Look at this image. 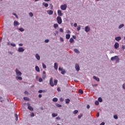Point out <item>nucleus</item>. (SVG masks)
Masks as SVG:
<instances>
[{"instance_id": "13", "label": "nucleus", "mask_w": 125, "mask_h": 125, "mask_svg": "<svg viewBox=\"0 0 125 125\" xmlns=\"http://www.w3.org/2000/svg\"><path fill=\"white\" fill-rule=\"evenodd\" d=\"M47 13L49 15H52V14H53V11L51 10H48L47 11Z\"/></svg>"}, {"instance_id": "17", "label": "nucleus", "mask_w": 125, "mask_h": 125, "mask_svg": "<svg viewBox=\"0 0 125 125\" xmlns=\"http://www.w3.org/2000/svg\"><path fill=\"white\" fill-rule=\"evenodd\" d=\"M93 79H94V80H95L96 81H97V82H100V81L99 78H97L96 76H93Z\"/></svg>"}, {"instance_id": "35", "label": "nucleus", "mask_w": 125, "mask_h": 125, "mask_svg": "<svg viewBox=\"0 0 125 125\" xmlns=\"http://www.w3.org/2000/svg\"><path fill=\"white\" fill-rule=\"evenodd\" d=\"M15 116L16 117V121L17 122L18 121V115L15 114Z\"/></svg>"}, {"instance_id": "51", "label": "nucleus", "mask_w": 125, "mask_h": 125, "mask_svg": "<svg viewBox=\"0 0 125 125\" xmlns=\"http://www.w3.org/2000/svg\"><path fill=\"white\" fill-rule=\"evenodd\" d=\"M13 15H14L17 18H18V16L15 13H13Z\"/></svg>"}, {"instance_id": "23", "label": "nucleus", "mask_w": 125, "mask_h": 125, "mask_svg": "<svg viewBox=\"0 0 125 125\" xmlns=\"http://www.w3.org/2000/svg\"><path fill=\"white\" fill-rule=\"evenodd\" d=\"M70 99H65V103L66 104H69V103H70Z\"/></svg>"}, {"instance_id": "46", "label": "nucleus", "mask_w": 125, "mask_h": 125, "mask_svg": "<svg viewBox=\"0 0 125 125\" xmlns=\"http://www.w3.org/2000/svg\"><path fill=\"white\" fill-rule=\"evenodd\" d=\"M30 116L31 117H35V113H34V112H32L30 114Z\"/></svg>"}, {"instance_id": "37", "label": "nucleus", "mask_w": 125, "mask_h": 125, "mask_svg": "<svg viewBox=\"0 0 125 125\" xmlns=\"http://www.w3.org/2000/svg\"><path fill=\"white\" fill-rule=\"evenodd\" d=\"M42 78L43 80H45V79H46V75L43 74V75L42 76Z\"/></svg>"}, {"instance_id": "25", "label": "nucleus", "mask_w": 125, "mask_h": 125, "mask_svg": "<svg viewBox=\"0 0 125 125\" xmlns=\"http://www.w3.org/2000/svg\"><path fill=\"white\" fill-rule=\"evenodd\" d=\"M74 52L76 53H78V54H80V51L78 50V49H74Z\"/></svg>"}, {"instance_id": "39", "label": "nucleus", "mask_w": 125, "mask_h": 125, "mask_svg": "<svg viewBox=\"0 0 125 125\" xmlns=\"http://www.w3.org/2000/svg\"><path fill=\"white\" fill-rule=\"evenodd\" d=\"M29 15L30 17H33V16H34V14H33V13H32V12L29 13Z\"/></svg>"}, {"instance_id": "55", "label": "nucleus", "mask_w": 125, "mask_h": 125, "mask_svg": "<svg viewBox=\"0 0 125 125\" xmlns=\"http://www.w3.org/2000/svg\"><path fill=\"white\" fill-rule=\"evenodd\" d=\"M66 33L67 34H71V31L69 30H67Z\"/></svg>"}, {"instance_id": "32", "label": "nucleus", "mask_w": 125, "mask_h": 125, "mask_svg": "<svg viewBox=\"0 0 125 125\" xmlns=\"http://www.w3.org/2000/svg\"><path fill=\"white\" fill-rule=\"evenodd\" d=\"M54 28H55V29H56V28H58L59 26L58 24L55 23L54 24Z\"/></svg>"}, {"instance_id": "56", "label": "nucleus", "mask_w": 125, "mask_h": 125, "mask_svg": "<svg viewBox=\"0 0 125 125\" xmlns=\"http://www.w3.org/2000/svg\"><path fill=\"white\" fill-rule=\"evenodd\" d=\"M77 29V31H80V30H81V27L78 26Z\"/></svg>"}, {"instance_id": "58", "label": "nucleus", "mask_w": 125, "mask_h": 125, "mask_svg": "<svg viewBox=\"0 0 125 125\" xmlns=\"http://www.w3.org/2000/svg\"><path fill=\"white\" fill-rule=\"evenodd\" d=\"M97 85H98L97 84H93L92 86H93V87H94L97 86Z\"/></svg>"}, {"instance_id": "5", "label": "nucleus", "mask_w": 125, "mask_h": 125, "mask_svg": "<svg viewBox=\"0 0 125 125\" xmlns=\"http://www.w3.org/2000/svg\"><path fill=\"white\" fill-rule=\"evenodd\" d=\"M75 68L77 72H79V71H80V65H79V64L78 63L75 64Z\"/></svg>"}, {"instance_id": "48", "label": "nucleus", "mask_w": 125, "mask_h": 125, "mask_svg": "<svg viewBox=\"0 0 125 125\" xmlns=\"http://www.w3.org/2000/svg\"><path fill=\"white\" fill-rule=\"evenodd\" d=\"M125 46L123 45L122 46V49H123V50H125Z\"/></svg>"}, {"instance_id": "4", "label": "nucleus", "mask_w": 125, "mask_h": 125, "mask_svg": "<svg viewBox=\"0 0 125 125\" xmlns=\"http://www.w3.org/2000/svg\"><path fill=\"white\" fill-rule=\"evenodd\" d=\"M16 74L17 76H22V73H21L18 69H16Z\"/></svg>"}, {"instance_id": "3", "label": "nucleus", "mask_w": 125, "mask_h": 125, "mask_svg": "<svg viewBox=\"0 0 125 125\" xmlns=\"http://www.w3.org/2000/svg\"><path fill=\"white\" fill-rule=\"evenodd\" d=\"M61 9H62V10H66V9H67V4H64L61 5Z\"/></svg>"}, {"instance_id": "10", "label": "nucleus", "mask_w": 125, "mask_h": 125, "mask_svg": "<svg viewBox=\"0 0 125 125\" xmlns=\"http://www.w3.org/2000/svg\"><path fill=\"white\" fill-rule=\"evenodd\" d=\"M118 57H119V56H115L114 57H112L111 58L110 60H111V61H114V60H117V59H118Z\"/></svg>"}, {"instance_id": "21", "label": "nucleus", "mask_w": 125, "mask_h": 125, "mask_svg": "<svg viewBox=\"0 0 125 125\" xmlns=\"http://www.w3.org/2000/svg\"><path fill=\"white\" fill-rule=\"evenodd\" d=\"M70 37H71V35L70 34H66L65 35V38L66 40H69V39H70Z\"/></svg>"}, {"instance_id": "41", "label": "nucleus", "mask_w": 125, "mask_h": 125, "mask_svg": "<svg viewBox=\"0 0 125 125\" xmlns=\"http://www.w3.org/2000/svg\"><path fill=\"white\" fill-rule=\"evenodd\" d=\"M95 105H99V102L98 101H96L95 102Z\"/></svg>"}, {"instance_id": "18", "label": "nucleus", "mask_w": 125, "mask_h": 125, "mask_svg": "<svg viewBox=\"0 0 125 125\" xmlns=\"http://www.w3.org/2000/svg\"><path fill=\"white\" fill-rule=\"evenodd\" d=\"M54 68L55 70H57L58 69V64L56 62L54 63Z\"/></svg>"}, {"instance_id": "36", "label": "nucleus", "mask_w": 125, "mask_h": 125, "mask_svg": "<svg viewBox=\"0 0 125 125\" xmlns=\"http://www.w3.org/2000/svg\"><path fill=\"white\" fill-rule=\"evenodd\" d=\"M56 106L57 107H59V108H60L61 107H62V105L59 104H56Z\"/></svg>"}, {"instance_id": "59", "label": "nucleus", "mask_w": 125, "mask_h": 125, "mask_svg": "<svg viewBox=\"0 0 125 125\" xmlns=\"http://www.w3.org/2000/svg\"><path fill=\"white\" fill-rule=\"evenodd\" d=\"M99 115H100L99 112H98L97 114V118H99Z\"/></svg>"}, {"instance_id": "61", "label": "nucleus", "mask_w": 125, "mask_h": 125, "mask_svg": "<svg viewBox=\"0 0 125 125\" xmlns=\"http://www.w3.org/2000/svg\"><path fill=\"white\" fill-rule=\"evenodd\" d=\"M74 27H77V26H78V24H77V23H75L74 24Z\"/></svg>"}, {"instance_id": "44", "label": "nucleus", "mask_w": 125, "mask_h": 125, "mask_svg": "<svg viewBox=\"0 0 125 125\" xmlns=\"http://www.w3.org/2000/svg\"><path fill=\"white\" fill-rule=\"evenodd\" d=\"M42 81H43L42 78H39V83H42Z\"/></svg>"}, {"instance_id": "45", "label": "nucleus", "mask_w": 125, "mask_h": 125, "mask_svg": "<svg viewBox=\"0 0 125 125\" xmlns=\"http://www.w3.org/2000/svg\"><path fill=\"white\" fill-rule=\"evenodd\" d=\"M60 101H61V102H63L64 101V99H63V98H60Z\"/></svg>"}, {"instance_id": "64", "label": "nucleus", "mask_w": 125, "mask_h": 125, "mask_svg": "<svg viewBox=\"0 0 125 125\" xmlns=\"http://www.w3.org/2000/svg\"><path fill=\"white\" fill-rule=\"evenodd\" d=\"M100 125H105V123L102 122V123L100 124Z\"/></svg>"}, {"instance_id": "54", "label": "nucleus", "mask_w": 125, "mask_h": 125, "mask_svg": "<svg viewBox=\"0 0 125 125\" xmlns=\"http://www.w3.org/2000/svg\"><path fill=\"white\" fill-rule=\"evenodd\" d=\"M38 92L39 93H42V90H39Z\"/></svg>"}, {"instance_id": "1", "label": "nucleus", "mask_w": 125, "mask_h": 125, "mask_svg": "<svg viewBox=\"0 0 125 125\" xmlns=\"http://www.w3.org/2000/svg\"><path fill=\"white\" fill-rule=\"evenodd\" d=\"M59 71L61 72L62 75H65L66 74V71L61 67H59Z\"/></svg>"}, {"instance_id": "12", "label": "nucleus", "mask_w": 125, "mask_h": 125, "mask_svg": "<svg viewBox=\"0 0 125 125\" xmlns=\"http://www.w3.org/2000/svg\"><path fill=\"white\" fill-rule=\"evenodd\" d=\"M119 46H120V44H119V43L115 42V43L114 44V48H115V49H117L119 48Z\"/></svg>"}, {"instance_id": "40", "label": "nucleus", "mask_w": 125, "mask_h": 125, "mask_svg": "<svg viewBox=\"0 0 125 125\" xmlns=\"http://www.w3.org/2000/svg\"><path fill=\"white\" fill-rule=\"evenodd\" d=\"M42 65L43 69H46V65H45L44 63H42Z\"/></svg>"}, {"instance_id": "49", "label": "nucleus", "mask_w": 125, "mask_h": 125, "mask_svg": "<svg viewBox=\"0 0 125 125\" xmlns=\"http://www.w3.org/2000/svg\"><path fill=\"white\" fill-rule=\"evenodd\" d=\"M60 41L61 42H64V39L62 37H60Z\"/></svg>"}, {"instance_id": "50", "label": "nucleus", "mask_w": 125, "mask_h": 125, "mask_svg": "<svg viewBox=\"0 0 125 125\" xmlns=\"http://www.w3.org/2000/svg\"><path fill=\"white\" fill-rule=\"evenodd\" d=\"M122 87L123 88V89H125V83H123V85H122Z\"/></svg>"}, {"instance_id": "62", "label": "nucleus", "mask_w": 125, "mask_h": 125, "mask_svg": "<svg viewBox=\"0 0 125 125\" xmlns=\"http://www.w3.org/2000/svg\"><path fill=\"white\" fill-rule=\"evenodd\" d=\"M90 108V106L89 104L87 105V109H89Z\"/></svg>"}, {"instance_id": "24", "label": "nucleus", "mask_w": 125, "mask_h": 125, "mask_svg": "<svg viewBox=\"0 0 125 125\" xmlns=\"http://www.w3.org/2000/svg\"><path fill=\"white\" fill-rule=\"evenodd\" d=\"M35 69H36V71H37V72H40V67H39V66H36Z\"/></svg>"}, {"instance_id": "60", "label": "nucleus", "mask_w": 125, "mask_h": 125, "mask_svg": "<svg viewBox=\"0 0 125 125\" xmlns=\"http://www.w3.org/2000/svg\"><path fill=\"white\" fill-rule=\"evenodd\" d=\"M38 96H39V98H42V94H40Z\"/></svg>"}, {"instance_id": "52", "label": "nucleus", "mask_w": 125, "mask_h": 125, "mask_svg": "<svg viewBox=\"0 0 125 125\" xmlns=\"http://www.w3.org/2000/svg\"><path fill=\"white\" fill-rule=\"evenodd\" d=\"M56 119L58 120L59 121L61 120V118L60 117H57L56 118Z\"/></svg>"}, {"instance_id": "7", "label": "nucleus", "mask_w": 125, "mask_h": 125, "mask_svg": "<svg viewBox=\"0 0 125 125\" xmlns=\"http://www.w3.org/2000/svg\"><path fill=\"white\" fill-rule=\"evenodd\" d=\"M58 15L60 17L61 16H63V13H62V11L61 10H58Z\"/></svg>"}, {"instance_id": "15", "label": "nucleus", "mask_w": 125, "mask_h": 125, "mask_svg": "<svg viewBox=\"0 0 125 125\" xmlns=\"http://www.w3.org/2000/svg\"><path fill=\"white\" fill-rule=\"evenodd\" d=\"M19 22H18V21H15L14 22V26H15V27H17V26H18V25H19Z\"/></svg>"}, {"instance_id": "43", "label": "nucleus", "mask_w": 125, "mask_h": 125, "mask_svg": "<svg viewBox=\"0 0 125 125\" xmlns=\"http://www.w3.org/2000/svg\"><path fill=\"white\" fill-rule=\"evenodd\" d=\"M10 45L12 46H16V44L15 43H10Z\"/></svg>"}, {"instance_id": "22", "label": "nucleus", "mask_w": 125, "mask_h": 125, "mask_svg": "<svg viewBox=\"0 0 125 125\" xmlns=\"http://www.w3.org/2000/svg\"><path fill=\"white\" fill-rule=\"evenodd\" d=\"M42 5H43L45 7H48V4L47 3H45L44 2H43L42 3Z\"/></svg>"}, {"instance_id": "11", "label": "nucleus", "mask_w": 125, "mask_h": 125, "mask_svg": "<svg viewBox=\"0 0 125 125\" xmlns=\"http://www.w3.org/2000/svg\"><path fill=\"white\" fill-rule=\"evenodd\" d=\"M25 49L23 47H19L18 49L19 52H24Z\"/></svg>"}, {"instance_id": "29", "label": "nucleus", "mask_w": 125, "mask_h": 125, "mask_svg": "<svg viewBox=\"0 0 125 125\" xmlns=\"http://www.w3.org/2000/svg\"><path fill=\"white\" fill-rule=\"evenodd\" d=\"M98 100V101L100 103L103 102V100H102V98L101 97H99Z\"/></svg>"}, {"instance_id": "30", "label": "nucleus", "mask_w": 125, "mask_h": 125, "mask_svg": "<svg viewBox=\"0 0 125 125\" xmlns=\"http://www.w3.org/2000/svg\"><path fill=\"white\" fill-rule=\"evenodd\" d=\"M23 99H24V100H25L26 101H29V100H30V99H29V98H28L27 97H23Z\"/></svg>"}, {"instance_id": "9", "label": "nucleus", "mask_w": 125, "mask_h": 125, "mask_svg": "<svg viewBox=\"0 0 125 125\" xmlns=\"http://www.w3.org/2000/svg\"><path fill=\"white\" fill-rule=\"evenodd\" d=\"M27 106L28 110H30V111H34V108H33V107L30 105V104H27Z\"/></svg>"}, {"instance_id": "14", "label": "nucleus", "mask_w": 125, "mask_h": 125, "mask_svg": "<svg viewBox=\"0 0 125 125\" xmlns=\"http://www.w3.org/2000/svg\"><path fill=\"white\" fill-rule=\"evenodd\" d=\"M115 41H117V42H119L120 41H121L122 40V37H121V36H118L117 37H116L115 38Z\"/></svg>"}, {"instance_id": "47", "label": "nucleus", "mask_w": 125, "mask_h": 125, "mask_svg": "<svg viewBox=\"0 0 125 125\" xmlns=\"http://www.w3.org/2000/svg\"><path fill=\"white\" fill-rule=\"evenodd\" d=\"M116 60L117 63H119V62H120V58H119V57L117 58V59H116Z\"/></svg>"}, {"instance_id": "42", "label": "nucleus", "mask_w": 125, "mask_h": 125, "mask_svg": "<svg viewBox=\"0 0 125 125\" xmlns=\"http://www.w3.org/2000/svg\"><path fill=\"white\" fill-rule=\"evenodd\" d=\"M79 93H80L81 94H83V91L82 89H79Z\"/></svg>"}, {"instance_id": "2", "label": "nucleus", "mask_w": 125, "mask_h": 125, "mask_svg": "<svg viewBox=\"0 0 125 125\" xmlns=\"http://www.w3.org/2000/svg\"><path fill=\"white\" fill-rule=\"evenodd\" d=\"M57 22L60 25L61 24H62V19L59 17V16H58L57 17Z\"/></svg>"}, {"instance_id": "33", "label": "nucleus", "mask_w": 125, "mask_h": 125, "mask_svg": "<svg viewBox=\"0 0 125 125\" xmlns=\"http://www.w3.org/2000/svg\"><path fill=\"white\" fill-rule=\"evenodd\" d=\"M73 113L74 115H76V114H78V113H79V111L78 110H75L73 112Z\"/></svg>"}, {"instance_id": "16", "label": "nucleus", "mask_w": 125, "mask_h": 125, "mask_svg": "<svg viewBox=\"0 0 125 125\" xmlns=\"http://www.w3.org/2000/svg\"><path fill=\"white\" fill-rule=\"evenodd\" d=\"M35 57L37 60H40L41 59V57L40 56V55L39 54H36L35 55Z\"/></svg>"}, {"instance_id": "8", "label": "nucleus", "mask_w": 125, "mask_h": 125, "mask_svg": "<svg viewBox=\"0 0 125 125\" xmlns=\"http://www.w3.org/2000/svg\"><path fill=\"white\" fill-rule=\"evenodd\" d=\"M89 31H90V27L88 26H86L85 27V32H86V33H88V32H89Z\"/></svg>"}, {"instance_id": "57", "label": "nucleus", "mask_w": 125, "mask_h": 125, "mask_svg": "<svg viewBox=\"0 0 125 125\" xmlns=\"http://www.w3.org/2000/svg\"><path fill=\"white\" fill-rule=\"evenodd\" d=\"M48 42H49V40L48 39H46L45 40V42H46V43Z\"/></svg>"}, {"instance_id": "6", "label": "nucleus", "mask_w": 125, "mask_h": 125, "mask_svg": "<svg viewBox=\"0 0 125 125\" xmlns=\"http://www.w3.org/2000/svg\"><path fill=\"white\" fill-rule=\"evenodd\" d=\"M49 84L51 86H54V84L53 83V78H51L50 79Z\"/></svg>"}, {"instance_id": "20", "label": "nucleus", "mask_w": 125, "mask_h": 125, "mask_svg": "<svg viewBox=\"0 0 125 125\" xmlns=\"http://www.w3.org/2000/svg\"><path fill=\"white\" fill-rule=\"evenodd\" d=\"M16 79L17 80H19V81H22V77L20 76H16Z\"/></svg>"}, {"instance_id": "38", "label": "nucleus", "mask_w": 125, "mask_h": 125, "mask_svg": "<svg viewBox=\"0 0 125 125\" xmlns=\"http://www.w3.org/2000/svg\"><path fill=\"white\" fill-rule=\"evenodd\" d=\"M113 118L114 119H115V120H118V115H114L113 116Z\"/></svg>"}, {"instance_id": "26", "label": "nucleus", "mask_w": 125, "mask_h": 125, "mask_svg": "<svg viewBox=\"0 0 125 125\" xmlns=\"http://www.w3.org/2000/svg\"><path fill=\"white\" fill-rule=\"evenodd\" d=\"M125 26V24H120L119 27H118V29H122V28H123V27H124Z\"/></svg>"}, {"instance_id": "27", "label": "nucleus", "mask_w": 125, "mask_h": 125, "mask_svg": "<svg viewBox=\"0 0 125 125\" xmlns=\"http://www.w3.org/2000/svg\"><path fill=\"white\" fill-rule=\"evenodd\" d=\"M74 42V39L72 38L70 39L69 42H70V43H72V42Z\"/></svg>"}, {"instance_id": "19", "label": "nucleus", "mask_w": 125, "mask_h": 125, "mask_svg": "<svg viewBox=\"0 0 125 125\" xmlns=\"http://www.w3.org/2000/svg\"><path fill=\"white\" fill-rule=\"evenodd\" d=\"M57 116H58V114L57 113H53L52 114V117H53V118H55V117H57Z\"/></svg>"}, {"instance_id": "34", "label": "nucleus", "mask_w": 125, "mask_h": 125, "mask_svg": "<svg viewBox=\"0 0 125 125\" xmlns=\"http://www.w3.org/2000/svg\"><path fill=\"white\" fill-rule=\"evenodd\" d=\"M57 83H58V81H57V80H54V83L55 85L57 84Z\"/></svg>"}, {"instance_id": "31", "label": "nucleus", "mask_w": 125, "mask_h": 125, "mask_svg": "<svg viewBox=\"0 0 125 125\" xmlns=\"http://www.w3.org/2000/svg\"><path fill=\"white\" fill-rule=\"evenodd\" d=\"M19 31H20L21 32H24V31H25V29H24V28H20L18 29Z\"/></svg>"}, {"instance_id": "53", "label": "nucleus", "mask_w": 125, "mask_h": 125, "mask_svg": "<svg viewBox=\"0 0 125 125\" xmlns=\"http://www.w3.org/2000/svg\"><path fill=\"white\" fill-rule=\"evenodd\" d=\"M60 32L61 33H63V29L62 28H60Z\"/></svg>"}, {"instance_id": "63", "label": "nucleus", "mask_w": 125, "mask_h": 125, "mask_svg": "<svg viewBox=\"0 0 125 125\" xmlns=\"http://www.w3.org/2000/svg\"><path fill=\"white\" fill-rule=\"evenodd\" d=\"M82 117H83V115H79L78 119H81V118H82Z\"/></svg>"}, {"instance_id": "28", "label": "nucleus", "mask_w": 125, "mask_h": 125, "mask_svg": "<svg viewBox=\"0 0 125 125\" xmlns=\"http://www.w3.org/2000/svg\"><path fill=\"white\" fill-rule=\"evenodd\" d=\"M57 101H58V99H57V98H54L53 99V102H57Z\"/></svg>"}]
</instances>
